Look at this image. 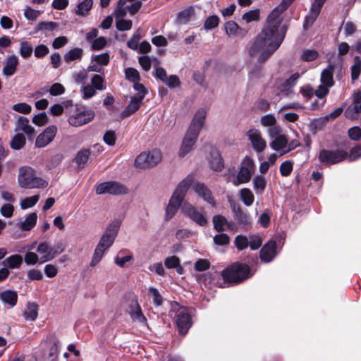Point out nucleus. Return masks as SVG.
<instances>
[{
    "mask_svg": "<svg viewBox=\"0 0 361 361\" xmlns=\"http://www.w3.org/2000/svg\"><path fill=\"white\" fill-rule=\"evenodd\" d=\"M57 128L55 126L47 127L42 133H40L35 141V145L37 147H44L49 144L56 136Z\"/></svg>",
    "mask_w": 361,
    "mask_h": 361,
    "instance_id": "dca6fc26",
    "label": "nucleus"
},
{
    "mask_svg": "<svg viewBox=\"0 0 361 361\" xmlns=\"http://www.w3.org/2000/svg\"><path fill=\"white\" fill-rule=\"evenodd\" d=\"M27 276L30 281H39L42 279L43 274L42 271L37 269H31L27 271Z\"/></svg>",
    "mask_w": 361,
    "mask_h": 361,
    "instance_id": "052dcab7",
    "label": "nucleus"
},
{
    "mask_svg": "<svg viewBox=\"0 0 361 361\" xmlns=\"http://www.w3.org/2000/svg\"><path fill=\"white\" fill-rule=\"evenodd\" d=\"M238 272L240 278L244 281L245 279L251 276L250 269L248 265L243 263H235L233 264L232 272Z\"/></svg>",
    "mask_w": 361,
    "mask_h": 361,
    "instance_id": "7c9ffc66",
    "label": "nucleus"
},
{
    "mask_svg": "<svg viewBox=\"0 0 361 361\" xmlns=\"http://www.w3.org/2000/svg\"><path fill=\"white\" fill-rule=\"evenodd\" d=\"M120 225L121 224L118 221H114L111 223L102 236L97 245L105 250L110 247L117 236Z\"/></svg>",
    "mask_w": 361,
    "mask_h": 361,
    "instance_id": "6e6552de",
    "label": "nucleus"
},
{
    "mask_svg": "<svg viewBox=\"0 0 361 361\" xmlns=\"http://www.w3.org/2000/svg\"><path fill=\"white\" fill-rule=\"evenodd\" d=\"M276 243L274 240H269L260 250V258L263 262H269L276 256Z\"/></svg>",
    "mask_w": 361,
    "mask_h": 361,
    "instance_id": "f3484780",
    "label": "nucleus"
},
{
    "mask_svg": "<svg viewBox=\"0 0 361 361\" xmlns=\"http://www.w3.org/2000/svg\"><path fill=\"white\" fill-rule=\"evenodd\" d=\"M260 123L264 127H272L276 125V119L272 114H267L260 118Z\"/></svg>",
    "mask_w": 361,
    "mask_h": 361,
    "instance_id": "603ef678",
    "label": "nucleus"
},
{
    "mask_svg": "<svg viewBox=\"0 0 361 361\" xmlns=\"http://www.w3.org/2000/svg\"><path fill=\"white\" fill-rule=\"evenodd\" d=\"M192 190L195 193L200 197H202L205 202L215 206V201L212 197L210 190L204 184L197 183L192 186Z\"/></svg>",
    "mask_w": 361,
    "mask_h": 361,
    "instance_id": "a211bd4d",
    "label": "nucleus"
},
{
    "mask_svg": "<svg viewBox=\"0 0 361 361\" xmlns=\"http://www.w3.org/2000/svg\"><path fill=\"white\" fill-rule=\"evenodd\" d=\"M97 195H122L127 192V188L122 184L116 181H107L99 184L95 190Z\"/></svg>",
    "mask_w": 361,
    "mask_h": 361,
    "instance_id": "1a4fd4ad",
    "label": "nucleus"
},
{
    "mask_svg": "<svg viewBox=\"0 0 361 361\" xmlns=\"http://www.w3.org/2000/svg\"><path fill=\"white\" fill-rule=\"evenodd\" d=\"M15 132L22 131L27 136H32L35 133V128L29 124V120L24 116H19L14 129Z\"/></svg>",
    "mask_w": 361,
    "mask_h": 361,
    "instance_id": "412c9836",
    "label": "nucleus"
},
{
    "mask_svg": "<svg viewBox=\"0 0 361 361\" xmlns=\"http://www.w3.org/2000/svg\"><path fill=\"white\" fill-rule=\"evenodd\" d=\"M133 22L131 20L123 18L116 19V27L120 31L130 30L132 28Z\"/></svg>",
    "mask_w": 361,
    "mask_h": 361,
    "instance_id": "c03bdc74",
    "label": "nucleus"
},
{
    "mask_svg": "<svg viewBox=\"0 0 361 361\" xmlns=\"http://www.w3.org/2000/svg\"><path fill=\"white\" fill-rule=\"evenodd\" d=\"M92 61L100 66H106L109 62V54L108 53H103L94 55L92 57Z\"/></svg>",
    "mask_w": 361,
    "mask_h": 361,
    "instance_id": "de8ad7c7",
    "label": "nucleus"
},
{
    "mask_svg": "<svg viewBox=\"0 0 361 361\" xmlns=\"http://www.w3.org/2000/svg\"><path fill=\"white\" fill-rule=\"evenodd\" d=\"M23 316L27 321H35L38 316V306L35 303H28Z\"/></svg>",
    "mask_w": 361,
    "mask_h": 361,
    "instance_id": "c85d7f7f",
    "label": "nucleus"
},
{
    "mask_svg": "<svg viewBox=\"0 0 361 361\" xmlns=\"http://www.w3.org/2000/svg\"><path fill=\"white\" fill-rule=\"evenodd\" d=\"M0 300L10 307H14L18 300L17 293L11 290H6L0 293Z\"/></svg>",
    "mask_w": 361,
    "mask_h": 361,
    "instance_id": "393cba45",
    "label": "nucleus"
},
{
    "mask_svg": "<svg viewBox=\"0 0 361 361\" xmlns=\"http://www.w3.org/2000/svg\"><path fill=\"white\" fill-rule=\"evenodd\" d=\"M293 169V162L291 161H286L280 166V173L282 176H289Z\"/></svg>",
    "mask_w": 361,
    "mask_h": 361,
    "instance_id": "864d4df0",
    "label": "nucleus"
},
{
    "mask_svg": "<svg viewBox=\"0 0 361 361\" xmlns=\"http://www.w3.org/2000/svg\"><path fill=\"white\" fill-rule=\"evenodd\" d=\"M40 260V257L34 252H27L24 256V261L27 265L41 264Z\"/></svg>",
    "mask_w": 361,
    "mask_h": 361,
    "instance_id": "a18cd8bd",
    "label": "nucleus"
},
{
    "mask_svg": "<svg viewBox=\"0 0 361 361\" xmlns=\"http://www.w3.org/2000/svg\"><path fill=\"white\" fill-rule=\"evenodd\" d=\"M25 142L26 139L25 135L22 133H17L11 141V147L13 149L18 150L23 147L25 145Z\"/></svg>",
    "mask_w": 361,
    "mask_h": 361,
    "instance_id": "c9c22d12",
    "label": "nucleus"
},
{
    "mask_svg": "<svg viewBox=\"0 0 361 361\" xmlns=\"http://www.w3.org/2000/svg\"><path fill=\"white\" fill-rule=\"evenodd\" d=\"M126 3L124 2V0H118L117 7L115 10V18H123L126 15L128 10V6H124Z\"/></svg>",
    "mask_w": 361,
    "mask_h": 361,
    "instance_id": "49530a36",
    "label": "nucleus"
},
{
    "mask_svg": "<svg viewBox=\"0 0 361 361\" xmlns=\"http://www.w3.org/2000/svg\"><path fill=\"white\" fill-rule=\"evenodd\" d=\"M18 182L21 188L26 189L44 188L48 185L47 181L38 177L35 171L29 166L19 169Z\"/></svg>",
    "mask_w": 361,
    "mask_h": 361,
    "instance_id": "20e7f679",
    "label": "nucleus"
},
{
    "mask_svg": "<svg viewBox=\"0 0 361 361\" xmlns=\"http://www.w3.org/2000/svg\"><path fill=\"white\" fill-rule=\"evenodd\" d=\"M214 229L218 231H224L226 228L231 226V223H229L226 219L221 215H215L212 218Z\"/></svg>",
    "mask_w": 361,
    "mask_h": 361,
    "instance_id": "a878e982",
    "label": "nucleus"
},
{
    "mask_svg": "<svg viewBox=\"0 0 361 361\" xmlns=\"http://www.w3.org/2000/svg\"><path fill=\"white\" fill-rule=\"evenodd\" d=\"M37 215L36 213L28 214L24 221L20 224V228L23 231H30L36 224Z\"/></svg>",
    "mask_w": 361,
    "mask_h": 361,
    "instance_id": "473e14b6",
    "label": "nucleus"
},
{
    "mask_svg": "<svg viewBox=\"0 0 361 361\" xmlns=\"http://www.w3.org/2000/svg\"><path fill=\"white\" fill-rule=\"evenodd\" d=\"M240 197L246 206L252 205L255 200L254 195L249 188L241 189L240 191Z\"/></svg>",
    "mask_w": 361,
    "mask_h": 361,
    "instance_id": "e433bc0d",
    "label": "nucleus"
},
{
    "mask_svg": "<svg viewBox=\"0 0 361 361\" xmlns=\"http://www.w3.org/2000/svg\"><path fill=\"white\" fill-rule=\"evenodd\" d=\"M33 51V47L29 42L22 41L20 44L19 53L23 58L30 57Z\"/></svg>",
    "mask_w": 361,
    "mask_h": 361,
    "instance_id": "4c0bfd02",
    "label": "nucleus"
},
{
    "mask_svg": "<svg viewBox=\"0 0 361 361\" xmlns=\"http://www.w3.org/2000/svg\"><path fill=\"white\" fill-rule=\"evenodd\" d=\"M206 116L207 111L202 108L198 109L195 114L183 139L178 152L180 157H185L193 149L200 132L204 123Z\"/></svg>",
    "mask_w": 361,
    "mask_h": 361,
    "instance_id": "f03ea898",
    "label": "nucleus"
},
{
    "mask_svg": "<svg viewBox=\"0 0 361 361\" xmlns=\"http://www.w3.org/2000/svg\"><path fill=\"white\" fill-rule=\"evenodd\" d=\"M40 14V11L27 7L24 11V16L30 20H35Z\"/></svg>",
    "mask_w": 361,
    "mask_h": 361,
    "instance_id": "e2e57ef3",
    "label": "nucleus"
},
{
    "mask_svg": "<svg viewBox=\"0 0 361 361\" xmlns=\"http://www.w3.org/2000/svg\"><path fill=\"white\" fill-rule=\"evenodd\" d=\"M224 28L226 34L229 36H234L237 35L240 27L234 21H228L224 25Z\"/></svg>",
    "mask_w": 361,
    "mask_h": 361,
    "instance_id": "8fccbe9b",
    "label": "nucleus"
},
{
    "mask_svg": "<svg viewBox=\"0 0 361 361\" xmlns=\"http://www.w3.org/2000/svg\"><path fill=\"white\" fill-rule=\"evenodd\" d=\"M242 18L246 21V23H250L252 21H257L259 19V10L255 9L250 11L244 13Z\"/></svg>",
    "mask_w": 361,
    "mask_h": 361,
    "instance_id": "3c124183",
    "label": "nucleus"
},
{
    "mask_svg": "<svg viewBox=\"0 0 361 361\" xmlns=\"http://www.w3.org/2000/svg\"><path fill=\"white\" fill-rule=\"evenodd\" d=\"M252 182L255 192L257 194H262L264 191L267 185V180L265 178L262 176H256L253 178Z\"/></svg>",
    "mask_w": 361,
    "mask_h": 361,
    "instance_id": "f704fd0d",
    "label": "nucleus"
},
{
    "mask_svg": "<svg viewBox=\"0 0 361 361\" xmlns=\"http://www.w3.org/2000/svg\"><path fill=\"white\" fill-rule=\"evenodd\" d=\"M247 136L255 152L258 153L262 152L267 147V142L262 137L259 130L251 128L247 132Z\"/></svg>",
    "mask_w": 361,
    "mask_h": 361,
    "instance_id": "f8f14e48",
    "label": "nucleus"
},
{
    "mask_svg": "<svg viewBox=\"0 0 361 361\" xmlns=\"http://www.w3.org/2000/svg\"><path fill=\"white\" fill-rule=\"evenodd\" d=\"M37 251L40 255V263H45L54 259L59 253L63 251V248L61 247L59 250H56L48 243L43 242L39 244Z\"/></svg>",
    "mask_w": 361,
    "mask_h": 361,
    "instance_id": "ddd939ff",
    "label": "nucleus"
},
{
    "mask_svg": "<svg viewBox=\"0 0 361 361\" xmlns=\"http://www.w3.org/2000/svg\"><path fill=\"white\" fill-rule=\"evenodd\" d=\"M162 159V154L159 149L140 153L135 160V166L140 169H147L158 164Z\"/></svg>",
    "mask_w": 361,
    "mask_h": 361,
    "instance_id": "423d86ee",
    "label": "nucleus"
},
{
    "mask_svg": "<svg viewBox=\"0 0 361 361\" xmlns=\"http://www.w3.org/2000/svg\"><path fill=\"white\" fill-rule=\"evenodd\" d=\"M182 213L200 226H206L208 224L203 212L198 210L190 204H184L181 207Z\"/></svg>",
    "mask_w": 361,
    "mask_h": 361,
    "instance_id": "9d476101",
    "label": "nucleus"
},
{
    "mask_svg": "<svg viewBox=\"0 0 361 361\" xmlns=\"http://www.w3.org/2000/svg\"><path fill=\"white\" fill-rule=\"evenodd\" d=\"M18 63V58L16 55H8L5 60V66L2 69L3 74L6 76L13 75L16 71Z\"/></svg>",
    "mask_w": 361,
    "mask_h": 361,
    "instance_id": "aec40b11",
    "label": "nucleus"
},
{
    "mask_svg": "<svg viewBox=\"0 0 361 361\" xmlns=\"http://www.w3.org/2000/svg\"><path fill=\"white\" fill-rule=\"evenodd\" d=\"M233 209L235 212L236 219L240 224L243 225L250 224V218L247 214L244 213L240 208H238L237 210L235 208Z\"/></svg>",
    "mask_w": 361,
    "mask_h": 361,
    "instance_id": "13d9d810",
    "label": "nucleus"
},
{
    "mask_svg": "<svg viewBox=\"0 0 361 361\" xmlns=\"http://www.w3.org/2000/svg\"><path fill=\"white\" fill-rule=\"evenodd\" d=\"M326 0H314L310 6V12L305 19L303 27L305 30L311 27L318 16Z\"/></svg>",
    "mask_w": 361,
    "mask_h": 361,
    "instance_id": "2eb2a0df",
    "label": "nucleus"
},
{
    "mask_svg": "<svg viewBox=\"0 0 361 361\" xmlns=\"http://www.w3.org/2000/svg\"><path fill=\"white\" fill-rule=\"evenodd\" d=\"M143 100V94L134 95L125 110L121 113V118H126L137 111Z\"/></svg>",
    "mask_w": 361,
    "mask_h": 361,
    "instance_id": "6ab92c4d",
    "label": "nucleus"
},
{
    "mask_svg": "<svg viewBox=\"0 0 361 361\" xmlns=\"http://www.w3.org/2000/svg\"><path fill=\"white\" fill-rule=\"evenodd\" d=\"M97 90L91 85H87L82 87V98L88 99L94 97L97 93Z\"/></svg>",
    "mask_w": 361,
    "mask_h": 361,
    "instance_id": "09e8293b",
    "label": "nucleus"
},
{
    "mask_svg": "<svg viewBox=\"0 0 361 361\" xmlns=\"http://www.w3.org/2000/svg\"><path fill=\"white\" fill-rule=\"evenodd\" d=\"M193 181L192 176H188L177 186L166 208L165 220L169 221L172 219L183 202L185 195Z\"/></svg>",
    "mask_w": 361,
    "mask_h": 361,
    "instance_id": "7ed1b4c3",
    "label": "nucleus"
},
{
    "mask_svg": "<svg viewBox=\"0 0 361 361\" xmlns=\"http://www.w3.org/2000/svg\"><path fill=\"white\" fill-rule=\"evenodd\" d=\"M254 171L255 162L253 159L246 157L242 161L241 167L236 178L232 181L233 184L238 186L240 184L249 182Z\"/></svg>",
    "mask_w": 361,
    "mask_h": 361,
    "instance_id": "0eeeda50",
    "label": "nucleus"
},
{
    "mask_svg": "<svg viewBox=\"0 0 361 361\" xmlns=\"http://www.w3.org/2000/svg\"><path fill=\"white\" fill-rule=\"evenodd\" d=\"M47 121L48 118L45 113L38 114L32 118V122L39 126H44Z\"/></svg>",
    "mask_w": 361,
    "mask_h": 361,
    "instance_id": "338daca9",
    "label": "nucleus"
},
{
    "mask_svg": "<svg viewBox=\"0 0 361 361\" xmlns=\"http://www.w3.org/2000/svg\"><path fill=\"white\" fill-rule=\"evenodd\" d=\"M90 155V151L89 149L80 150L75 157V161L80 167H83L87 162Z\"/></svg>",
    "mask_w": 361,
    "mask_h": 361,
    "instance_id": "ea45409f",
    "label": "nucleus"
},
{
    "mask_svg": "<svg viewBox=\"0 0 361 361\" xmlns=\"http://www.w3.org/2000/svg\"><path fill=\"white\" fill-rule=\"evenodd\" d=\"M106 44V40L104 37H99L94 39L92 43V49L93 50H101Z\"/></svg>",
    "mask_w": 361,
    "mask_h": 361,
    "instance_id": "69168bd1",
    "label": "nucleus"
},
{
    "mask_svg": "<svg viewBox=\"0 0 361 361\" xmlns=\"http://www.w3.org/2000/svg\"><path fill=\"white\" fill-rule=\"evenodd\" d=\"M92 0H84L78 5L75 13L78 16H85L88 14L89 11L92 7Z\"/></svg>",
    "mask_w": 361,
    "mask_h": 361,
    "instance_id": "72a5a7b5",
    "label": "nucleus"
},
{
    "mask_svg": "<svg viewBox=\"0 0 361 361\" xmlns=\"http://www.w3.org/2000/svg\"><path fill=\"white\" fill-rule=\"evenodd\" d=\"M270 147L275 151L279 152L281 155L284 154L283 150L288 147V139L285 135H281L272 140L270 142Z\"/></svg>",
    "mask_w": 361,
    "mask_h": 361,
    "instance_id": "5701e85b",
    "label": "nucleus"
},
{
    "mask_svg": "<svg viewBox=\"0 0 361 361\" xmlns=\"http://www.w3.org/2000/svg\"><path fill=\"white\" fill-rule=\"evenodd\" d=\"M94 117L92 110H85L71 116L68 118V123L74 127L83 126L91 121Z\"/></svg>",
    "mask_w": 361,
    "mask_h": 361,
    "instance_id": "4468645a",
    "label": "nucleus"
},
{
    "mask_svg": "<svg viewBox=\"0 0 361 361\" xmlns=\"http://www.w3.org/2000/svg\"><path fill=\"white\" fill-rule=\"evenodd\" d=\"M347 157V152L342 149L326 150L322 149L319 154L321 162L334 164L344 160Z\"/></svg>",
    "mask_w": 361,
    "mask_h": 361,
    "instance_id": "9b49d317",
    "label": "nucleus"
},
{
    "mask_svg": "<svg viewBox=\"0 0 361 361\" xmlns=\"http://www.w3.org/2000/svg\"><path fill=\"white\" fill-rule=\"evenodd\" d=\"M125 73L126 78L132 82H136L140 78L139 73L135 68H128L126 69Z\"/></svg>",
    "mask_w": 361,
    "mask_h": 361,
    "instance_id": "680f3d73",
    "label": "nucleus"
},
{
    "mask_svg": "<svg viewBox=\"0 0 361 361\" xmlns=\"http://www.w3.org/2000/svg\"><path fill=\"white\" fill-rule=\"evenodd\" d=\"M301 57L305 61H312L318 57V53L315 50L307 49L302 52Z\"/></svg>",
    "mask_w": 361,
    "mask_h": 361,
    "instance_id": "0e129e2a",
    "label": "nucleus"
},
{
    "mask_svg": "<svg viewBox=\"0 0 361 361\" xmlns=\"http://www.w3.org/2000/svg\"><path fill=\"white\" fill-rule=\"evenodd\" d=\"M82 49L76 47L69 50L67 53H66V54L63 56V59L65 62L69 63L73 61L80 60L82 57Z\"/></svg>",
    "mask_w": 361,
    "mask_h": 361,
    "instance_id": "c756f323",
    "label": "nucleus"
},
{
    "mask_svg": "<svg viewBox=\"0 0 361 361\" xmlns=\"http://www.w3.org/2000/svg\"><path fill=\"white\" fill-rule=\"evenodd\" d=\"M39 200L38 195H33L32 197H26L20 201V208L22 209H27L35 205Z\"/></svg>",
    "mask_w": 361,
    "mask_h": 361,
    "instance_id": "a19ab883",
    "label": "nucleus"
},
{
    "mask_svg": "<svg viewBox=\"0 0 361 361\" xmlns=\"http://www.w3.org/2000/svg\"><path fill=\"white\" fill-rule=\"evenodd\" d=\"M91 85L97 90H104L106 89L104 78L100 75L94 74L91 78Z\"/></svg>",
    "mask_w": 361,
    "mask_h": 361,
    "instance_id": "58836bf2",
    "label": "nucleus"
},
{
    "mask_svg": "<svg viewBox=\"0 0 361 361\" xmlns=\"http://www.w3.org/2000/svg\"><path fill=\"white\" fill-rule=\"evenodd\" d=\"M249 240L246 236L240 235L235 239V245L238 250H243L248 246Z\"/></svg>",
    "mask_w": 361,
    "mask_h": 361,
    "instance_id": "bf43d9fd",
    "label": "nucleus"
},
{
    "mask_svg": "<svg viewBox=\"0 0 361 361\" xmlns=\"http://www.w3.org/2000/svg\"><path fill=\"white\" fill-rule=\"evenodd\" d=\"M23 262V258L21 255L18 254H14L6 257L2 262V264L4 267H6L8 269H18L21 267Z\"/></svg>",
    "mask_w": 361,
    "mask_h": 361,
    "instance_id": "4be33fe9",
    "label": "nucleus"
},
{
    "mask_svg": "<svg viewBox=\"0 0 361 361\" xmlns=\"http://www.w3.org/2000/svg\"><path fill=\"white\" fill-rule=\"evenodd\" d=\"M334 70V66L330 65L322 71V75H321V82L322 84L326 85L330 87L334 85V80H333Z\"/></svg>",
    "mask_w": 361,
    "mask_h": 361,
    "instance_id": "cd10ccee",
    "label": "nucleus"
},
{
    "mask_svg": "<svg viewBox=\"0 0 361 361\" xmlns=\"http://www.w3.org/2000/svg\"><path fill=\"white\" fill-rule=\"evenodd\" d=\"M233 265L230 267L224 269L221 272V276L224 281V283H237L243 281L238 272H232Z\"/></svg>",
    "mask_w": 361,
    "mask_h": 361,
    "instance_id": "b1692460",
    "label": "nucleus"
},
{
    "mask_svg": "<svg viewBox=\"0 0 361 361\" xmlns=\"http://www.w3.org/2000/svg\"><path fill=\"white\" fill-rule=\"evenodd\" d=\"M219 23V18L217 16H211L206 19L204 27L206 30H212L216 27Z\"/></svg>",
    "mask_w": 361,
    "mask_h": 361,
    "instance_id": "4d7b16f0",
    "label": "nucleus"
},
{
    "mask_svg": "<svg viewBox=\"0 0 361 361\" xmlns=\"http://www.w3.org/2000/svg\"><path fill=\"white\" fill-rule=\"evenodd\" d=\"M12 109L16 112L24 114H30L32 111V106L24 102L14 104Z\"/></svg>",
    "mask_w": 361,
    "mask_h": 361,
    "instance_id": "5fc2aeb1",
    "label": "nucleus"
},
{
    "mask_svg": "<svg viewBox=\"0 0 361 361\" xmlns=\"http://www.w3.org/2000/svg\"><path fill=\"white\" fill-rule=\"evenodd\" d=\"M57 27L55 22H41L37 24L36 30L38 31H52Z\"/></svg>",
    "mask_w": 361,
    "mask_h": 361,
    "instance_id": "6e6d98bb",
    "label": "nucleus"
},
{
    "mask_svg": "<svg viewBox=\"0 0 361 361\" xmlns=\"http://www.w3.org/2000/svg\"><path fill=\"white\" fill-rule=\"evenodd\" d=\"M149 293L152 297L153 303L156 307L161 306L163 304L164 298L157 288L154 287H149Z\"/></svg>",
    "mask_w": 361,
    "mask_h": 361,
    "instance_id": "79ce46f5",
    "label": "nucleus"
},
{
    "mask_svg": "<svg viewBox=\"0 0 361 361\" xmlns=\"http://www.w3.org/2000/svg\"><path fill=\"white\" fill-rule=\"evenodd\" d=\"M293 1L282 0L269 15L266 27L247 48L248 54L252 59L263 63L280 47L285 37L286 29L282 27L279 30L281 23L279 17Z\"/></svg>",
    "mask_w": 361,
    "mask_h": 361,
    "instance_id": "f257e3e1",
    "label": "nucleus"
},
{
    "mask_svg": "<svg viewBox=\"0 0 361 361\" xmlns=\"http://www.w3.org/2000/svg\"><path fill=\"white\" fill-rule=\"evenodd\" d=\"M175 313L176 323L181 334H186L188 329L191 327L192 312V310L185 307H180L178 303L172 305L170 312L171 315Z\"/></svg>",
    "mask_w": 361,
    "mask_h": 361,
    "instance_id": "39448f33",
    "label": "nucleus"
},
{
    "mask_svg": "<svg viewBox=\"0 0 361 361\" xmlns=\"http://www.w3.org/2000/svg\"><path fill=\"white\" fill-rule=\"evenodd\" d=\"M133 306L134 308L130 312V317L133 321L135 322L146 324L147 319L144 314L142 313L140 306L137 302H135Z\"/></svg>",
    "mask_w": 361,
    "mask_h": 361,
    "instance_id": "2f4dec72",
    "label": "nucleus"
},
{
    "mask_svg": "<svg viewBox=\"0 0 361 361\" xmlns=\"http://www.w3.org/2000/svg\"><path fill=\"white\" fill-rule=\"evenodd\" d=\"M13 211L14 208L11 204H5L0 209L1 214L6 218L11 217L13 214Z\"/></svg>",
    "mask_w": 361,
    "mask_h": 361,
    "instance_id": "774afa93",
    "label": "nucleus"
},
{
    "mask_svg": "<svg viewBox=\"0 0 361 361\" xmlns=\"http://www.w3.org/2000/svg\"><path fill=\"white\" fill-rule=\"evenodd\" d=\"M361 71V59L360 56L354 57V64L351 67V77L353 80L358 78Z\"/></svg>",
    "mask_w": 361,
    "mask_h": 361,
    "instance_id": "37998d69",
    "label": "nucleus"
},
{
    "mask_svg": "<svg viewBox=\"0 0 361 361\" xmlns=\"http://www.w3.org/2000/svg\"><path fill=\"white\" fill-rule=\"evenodd\" d=\"M209 165L216 171H220L224 168L223 159L218 151H214L211 153Z\"/></svg>",
    "mask_w": 361,
    "mask_h": 361,
    "instance_id": "bb28decb",
    "label": "nucleus"
}]
</instances>
